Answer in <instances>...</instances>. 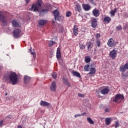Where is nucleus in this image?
I'll return each mask as SVG.
<instances>
[{
	"instance_id": "f257e3e1",
	"label": "nucleus",
	"mask_w": 128,
	"mask_h": 128,
	"mask_svg": "<svg viewBox=\"0 0 128 128\" xmlns=\"http://www.w3.org/2000/svg\"><path fill=\"white\" fill-rule=\"evenodd\" d=\"M42 4V0H37L36 3L34 4L32 6L31 10H33L34 12H39L40 16H44V14H46V12L50 10V8H46L40 10Z\"/></svg>"
},
{
	"instance_id": "f03ea898",
	"label": "nucleus",
	"mask_w": 128,
	"mask_h": 128,
	"mask_svg": "<svg viewBox=\"0 0 128 128\" xmlns=\"http://www.w3.org/2000/svg\"><path fill=\"white\" fill-rule=\"evenodd\" d=\"M9 78L12 84L14 85L18 84V75L16 72H12L10 74Z\"/></svg>"
},
{
	"instance_id": "7ed1b4c3",
	"label": "nucleus",
	"mask_w": 128,
	"mask_h": 128,
	"mask_svg": "<svg viewBox=\"0 0 128 128\" xmlns=\"http://www.w3.org/2000/svg\"><path fill=\"white\" fill-rule=\"evenodd\" d=\"M54 18L55 20H58L60 22L61 20H64V16H60V12L58 10H56L54 12H52Z\"/></svg>"
},
{
	"instance_id": "20e7f679",
	"label": "nucleus",
	"mask_w": 128,
	"mask_h": 128,
	"mask_svg": "<svg viewBox=\"0 0 128 128\" xmlns=\"http://www.w3.org/2000/svg\"><path fill=\"white\" fill-rule=\"evenodd\" d=\"M124 96L122 94H117L115 96L114 99L113 100L114 102H122V100H124Z\"/></svg>"
},
{
	"instance_id": "39448f33",
	"label": "nucleus",
	"mask_w": 128,
	"mask_h": 128,
	"mask_svg": "<svg viewBox=\"0 0 128 128\" xmlns=\"http://www.w3.org/2000/svg\"><path fill=\"white\" fill-rule=\"evenodd\" d=\"M88 71L90 72L88 74H96V64L92 63L89 65Z\"/></svg>"
},
{
	"instance_id": "423d86ee",
	"label": "nucleus",
	"mask_w": 128,
	"mask_h": 128,
	"mask_svg": "<svg viewBox=\"0 0 128 128\" xmlns=\"http://www.w3.org/2000/svg\"><path fill=\"white\" fill-rule=\"evenodd\" d=\"M20 30L19 29H16L13 32V36L15 38H20Z\"/></svg>"
},
{
	"instance_id": "0eeeda50",
	"label": "nucleus",
	"mask_w": 128,
	"mask_h": 128,
	"mask_svg": "<svg viewBox=\"0 0 128 128\" xmlns=\"http://www.w3.org/2000/svg\"><path fill=\"white\" fill-rule=\"evenodd\" d=\"M0 21L2 22V24L4 26L6 24V18H4V12L0 11Z\"/></svg>"
},
{
	"instance_id": "6e6552de",
	"label": "nucleus",
	"mask_w": 128,
	"mask_h": 128,
	"mask_svg": "<svg viewBox=\"0 0 128 128\" xmlns=\"http://www.w3.org/2000/svg\"><path fill=\"white\" fill-rule=\"evenodd\" d=\"M110 92V88L108 86H106L105 88L101 87L100 92L102 94H108V92Z\"/></svg>"
},
{
	"instance_id": "1a4fd4ad",
	"label": "nucleus",
	"mask_w": 128,
	"mask_h": 128,
	"mask_svg": "<svg viewBox=\"0 0 128 128\" xmlns=\"http://www.w3.org/2000/svg\"><path fill=\"white\" fill-rule=\"evenodd\" d=\"M107 44L110 48H114V46H116V44L114 42V39H112V38H110L108 40Z\"/></svg>"
},
{
	"instance_id": "9d476101",
	"label": "nucleus",
	"mask_w": 128,
	"mask_h": 128,
	"mask_svg": "<svg viewBox=\"0 0 128 128\" xmlns=\"http://www.w3.org/2000/svg\"><path fill=\"white\" fill-rule=\"evenodd\" d=\"M110 58H112V60H114V58H116V50H114L110 51Z\"/></svg>"
},
{
	"instance_id": "9b49d317",
	"label": "nucleus",
	"mask_w": 128,
	"mask_h": 128,
	"mask_svg": "<svg viewBox=\"0 0 128 128\" xmlns=\"http://www.w3.org/2000/svg\"><path fill=\"white\" fill-rule=\"evenodd\" d=\"M50 90L51 92H56V82L54 81L52 82L50 86Z\"/></svg>"
},
{
	"instance_id": "f8f14e48",
	"label": "nucleus",
	"mask_w": 128,
	"mask_h": 128,
	"mask_svg": "<svg viewBox=\"0 0 128 128\" xmlns=\"http://www.w3.org/2000/svg\"><path fill=\"white\" fill-rule=\"evenodd\" d=\"M112 18H110V17L106 16L103 20V22L104 24H110Z\"/></svg>"
},
{
	"instance_id": "ddd939ff",
	"label": "nucleus",
	"mask_w": 128,
	"mask_h": 128,
	"mask_svg": "<svg viewBox=\"0 0 128 128\" xmlns=\"http://www.w3.org/2000/svg\"><path fill=\"white\" fill-rule=\"evenodd\" d=\"M92 14L94 16H96V18H98V16H100V10L96 9V8H94L92 10Z\"/></svg>"
},
{
	"instance_id": "4468645a",
	"label": "nucleus",
	"mask_w": 128,
	"mask_h": 128,
	"mask_svg": "<svg viewBox=\"0 0 128 128\" xmlns=\"http://www.w3.org/2000/svg\"><path fill=\"white\" fill-rule=\"evenodd\" d=\"M40 106H50V104L44 100H41L40 102Z\"/></svg>"
},
{
	"instance_id": "2eb2a0df",
	"label": "nucleus",
	"mask_w": 128,
	"mask_h": 128,
	"mask_svg": "<svg viewBox=\"0 0 128 128\" xmlns=\"http://www.w3.org/2000/svg\"><path fill=\"white\" fill-rule=\"evenodd\" d=\"M98 20L96 18H94L92 20V26L93 28H96V27L98 26Z\"/></svg>"
},
{
	"instance_id": "dca6fc26",
	"label": "nucleus",
	"mask_w": 128,
	"mask_h": 128,
	"mask_svg": "<svg viewBox=\"0 0 128 128\" xmlns=\"http://www.w3.org/2000/svg\"><path fill=\"white\" fill-rule=\"evenodd\" d=\"M30 82V77L26 75L25 76H24V84H28Z\"/></svg>"
},
{
	"instance_id": "f3484780",
	"label": "nucleus",
	"mask_w": 128,
	"mask_h": 128,
	"mask_svg": "<svg viewBox=\"0 0 128 128\" xmlns=\"http://www.w3.org/2000/svg\"><path fill=\"white\" fill-rule=\"evenodd\" d=\"M56 56L58 60H60V58H62V55L60 53V48H57Z\"/></svg>"
},
{
	"instance_id": "a211bd4d",
	"label": "nucleus",
	"mask_w": 128,
	"mask_h": 128,
	"mask_svg": "<svg viewBox=\"0 0 128 128\" xmlns=\"http://www.w3.org/2000/svg\"><path fill=\"white\" fill-rule=\"evenodd\" d=\"M82 8L84 10L88 11L90 10V6L88 4H83Z\"/></svg>"
},
{
	"instance_id": "6ab92c4d",
	"label": "nucleus",
	"mask_w": 128,
	"mask_h": 128,
	"mask_svg": "<svg viewBox=\"0 0 128 128\" xmlns=\"http://www.w3.org/2000/svg\"><path fill=\"white\" fill-rule=\"evenodd\" d=\"M78 26H74L73 28V32L74 34V35L78 36Z\"/></svg>"
},
{
	"instance_id": "aec40b11",
	"label": "nucleus",
	"mask_w": 128,
	"mask_h": 128,
	"mask_svg": "<svg viewBox=\"0 0 128 128\" xmlns=\"http://www.w3.org/2000/svg\"><path fill=\"white\" fill-rule=\"evenodd\" d=\"M12 24L13 26H20V22L15 20L12 21Z\"/></svg>"
},
{
	"instance_id": "412c9836",
	"label": "nucleus",
	"mask_w": 128,
	"mask_h": 128,
	"mask_svg": "<svg viewBox=\"0 0 128 128\" xmlns=\"http://www.w3.org/2000/svg\"><path fill=\"white\" fill-rule=\"evenodd\" d=\"M72 74L74 76H77L78 78H81L80 74L79 72H78L72 71Z\"/></svg>"
},
{
	"instance_id": "4be33fe9",
	"label": "nucleus",
	"mask_w": 128,
	"mask_h": 128,
	"mask_svg": "<svg viewBox=\"0 0 128 128\" xmlns=\"http://www.w3.org/2000/svg\"><path fill=\"white\" fill-rule=\"evenodd\" d=\"M86 46L88 50H92V46H94V45L90 42H87Z\"/></svg>"
},
{
	"instance_id": "5701e85b",
	"label": "nucleus",
	"mask_w": 128,
	"mask_h": 128,
	"mask_svg": "<svg viewBox=\"0 0 128 128\" xmlns=\"http://www.w3.org/2000/svg\"><path fill=\"white\" fill-rule=\"evenodd\" d=\"M62 80H63L64 84L66 86H69V87L70 86V84L68 80H66V78H63Z\"/></svg>"
},
{
	"instance_id": "b1692460",
	"label": "nucleus",
	"mask_w": 128,
	"mask_h": 128,
	"mask_svg": "<svg viewBox=\"0 0 128 128\" xmlns=\"http://www.w3.org/2000/svg\"><path fill=\"white\" fill-rule=\"evenodd\" d=\"M75 10L76 12H80L82 11V7L80 6V5L78 4H76Z\"/></svg>"
},
{
	"instance_id": "393cba45",
	"label": "nucleus",
	"mask_w": 128,
	"mask_h": 128,
	"mask_svg": "<svg viewBox=\"0 0 128 128\" xmlns=\"http://www.w3.org/2000/svg\"><path fill=\"white\" fill-rule=\"evenodd\" d=\"M105 122H106V126H110V122L112 121L110 120V118H106L105 119Z\"/></svg>"
},
{
	"instance_id": "a878e982",
	"label": "nucleus",
	"mask_w": 128,
	"mask_h": 128,
	"mask_svg": "<svg viewBox=\"0 0 128 128\" xmlns=\"http://www.w3.org/2000/svg\"><path fill=\"white\" fill-rule=\"evenodd\" d=\"M38 24L40 26H44L46 24V20H39Z\"/></svg>"
},
{
	"instance_id": "bb28decb",
	"label": "nucleus",
	"mask_w": 128,
	"mask_h": 128,
	"mask_svg": "<svg viewBox=\"0 0 128 128\" xmlns=\"http://www.w3.org/2000/svg\"><path fill=\"white\" fill-rule=\"evenodd\" d=\"M126 68L124 66V65H122L120 66V72H126Z\"/></svg>"
},
{
	"instance_id": "cd10ccee",
	"label": "nucleus",
	"mask_w": 128,
	"mask_h": 128,
	"mask_svg": "<svg viewBox=\"0 0 128 128\" xmlns=\"http://www.w3.org/2000/svg\"><path fill=\"white\" fill-rule=\"evenodd\" d=\"M116 8L114 10H112L110 12L111 16H114L116 13Z\"/></svg>"
},
{
	"instance_id": "c85d7f7f",
	"label": "nucleus",
	"mask_w": 128,
	"mask_h": 128,
	"mask_svg": "<svg viewBox=\"0 0 128 128\" xmlns=\"http://www.w3.org/2000/svg\"><path fill=\"white\" fill-rule=\"evenodd\" d=\"M87 120L88 122L90 123V124H94V120H92L90 118H87Z\"/></svg>"
},
{
	"instance_id": "c756f323",
	"label": "nucleus",
	"mask_w": 128,
	"mask_h": 128,
	"mask_svg": "<svg viewBox=\"0 0 128 128\" xmlns=\"http://www.w3.org/2000/svg\"><path fill=\"white\" fill-rule=\"evenodd\" d=\"M85 62L86 64H88L90 62V56H86L85 58Z\"/></svg>"
},
{
	"instance_id": "7c9ffc66",
	"label": "nucleus",
	"mask_w": 128,
	"mask_h": 128,
	"mask_svg": "<svg viewBox=\"0 0 128 128\" xmlns=\"http://www.w3.org/2000/svg\"><path fill=\"white\" fill-rule=\"evenodd\" d=\"M88 68H90V65L87 64L84 66V70L86 72H88Z\"/></svg>"
},
{
	"instance_id": "2f4dec72",
	"label": "nucleus",
	"mask_w": 128,
	"mask_h": 128,
	"mask_svg": "<svg viewBox=\"0 0 128 128\" xmlns=\"http://www.w3.org/2000/svg\"><path fill=\"white\" fill-rule=\"evenodd\" d=\"M79 46L80 50H84V48H86V45L84 44H80Z\"/></svg>"
},
{
	"instance_id": "473e14b6",
	"label": "nucleus",
	"mask_w": 128,
	"mask_h": 128,
	"mask_svg": "<svg viewBox=\"0 0 128 128\" xmlns=\"http://www.w3.org/2000/svg\"><path fill=\"white\" fill-rule=\"evenodd\" d=\"M54 44H56V42H54V41H50L48 44H49V46H54Z\"/></svg>"
},
{
	"instance_id": "72a5a7b5",
	"label": "nucleus",
	"mask_w": 128,
	"mask_h": 128,
	"mask_svg": "<svg viewBox=\"0 0 128 128\" xmlns=\"http://www.w3.org/2000/svg\"><path fill=\"white\" fill-rule=\"evenodd\" d=\"M52 76L53 78H58V74L56 72H54L52 74Z\"/></svg>"
},
{
	"instance_id": "f704fd0d",
	"label": "nucleus",
	"mask_w": 128,
	"mask_h": 128,
	"mask_svg": "<svg viewBox=\"0 0 128 128\" xmlns=\"http://www.w3.org/2000/svg\"><path fill=\"white\" fill-rule=\"evenodd\" d=\"M116 30H122V26L118 25L116 27Z\"/></svg>"
},
{
	"instance_id": "c9c22d12",
	"label": "nucleus",
	"mask_w": 128,
	"mask_h": 128,
	"mask_svg": "<svg viewBox=\"0 0 128 128\" xmlns=\"http://www.w3.org/2000/svg\"><path fill=\"white\" fill-rule=\"evenodd\" d=\"M70 16H72V12H66V16H67L68 18Z\"/></svg>"
},
{
	"instance_id": "e433bc0d",
	"label": "nucleus",
	"mask_w": 128,
	"mask_h": 128,
	"mask_svg": "<svg viewBox=\"0 0 128 128\" xmlns=\"http://www.w3.org/2000/svg\"><path fill=\"white\" fill-rule=\"evenodd\" d=\"M118 126H120V124L118 123V122H116V124H114V127L116 128H118Z\"/></svg>"
},
{
	"instance_id": "4c0bfd02",
	"label": "nucleus",
	"mask_w": 128,
	"mask_h": 128,
	"mask_svg": "<svg viewBox=\"0 0 128 128\" xmlns=\"http://www.w3.org/2000/svg\"><path fill=\"white\" fill-rule=\"evenodd\" d=\"M96 44L98 48L100 46V40H96Z\"/></svg>"
},
{
	"instance_id": "58836bf2",
	"label": "nucleus",
	"mask_w": 128,
	"mask_h": 128,
	"mask_svg": "<svg viewBox=\"0 0 128 128\" xmlns=\"http://www.w3.org/2000/svg\"><path fill=\"white\" fill-rule=\"evenodd\" d=\"M78 96H80V98H84V94H78Z\"/></svg>"
},
{
	"instance_id": "ea45409f",
	"label": "nucleus",
	"mask_w": 128,
	"mask_h": 128,
	"mask_svg": "<svg viewBox=\"0 0 128 128\" xmlns=\"http://www.w3.org/2000/svg\"><path fill=\"white\" fill-rule=\"evenodd\" d=\"M92 4H94V6H96V3H94V0H88Z\"/></svg>"
},
{
	"instance_id": "a19ab883",
	"label": "nucleus",
	"mask_w": 128,
	"mask_h": 128,
	"mask_svg": "<svg viewBox=\"0 0 128 128\" xmlns=\"http://www.w3.org/2000/svg\"><path fill=\"white\" fill-rule=\"evenodd\" d=\"M122 76H124L125 78H126L128 76V72H126V74H122Z\"/></svg>"
},
{
	"instance_id": "79ce46f5",
	"label": "nucleus",
	"mask_w": 128,
	"mask_h": 128,
	"mask_svg": "<svg viewBox=\"0 0 128 128\" xmlns=\"http://www.w3.org/2000/svg\"><path fill=\"white\" fill-rule=\"evenodd\" d=\"M30 52L31 54H32L34 56H36V52H32V50H30Z\"/></svg>"
},
{
	"instance_id": "37998d69",
	"label": "nucleus",
	"mask_w": 128,
	"mask_h": 128,
	"mask_svg": "<svg viewBox=\"0 0 128 128\" xmlns=\"http://www.w3.org/2000/svg\"><path fill=\"white\" fill-rule=\"evenodd\" d=\"M100 38V34H96V38Z\"/></svg>"
},
{
	"instance_id": "c03bdc74",
	"label": "nucleus",
	"mask_w": 128,
	"mask_h": 128,
	"mask_svg": "<svg viewBox=\"0 0 128 128\" xmlns=\"http://www.w3.org/2000/svg\"><path fill=\"white\" fill-rule=\"evenodd\" d=\"M126 70H128V62L124 65Z\"/></svg>"
},
{
	"instance_id": "a18cd8bd",
	"label": "nucleus",
	"mask_w": 128,
	"mask_h": 128,
	"mask_svg": "<svg viewBox=\"0 0 128 128\" xmlns=\"http://www.w3.org/2000/svg\"><path fill=\"white\" fill-rule=\"evenodd\" d=\"M78 116H82V115H80V114H77L74 115V118H76Z\"/></svg>"
},
{
	"instance_id": "49530a36",
	"label": "nucleus",
	"mask_w": 128,
	"mask_h": 128,
	"mask_svg": "<svg viewBox=\"0 0 128 128\" xmlns=\"http://www.w3.org/2000/svg\"><path fill=\"white\" fill-rule=\"evenodd\" d=\"M3 124H4V121L3 120H0V126H2Z\"/></svg>"
},
{
	"instance_id": "de8ad7c7",
	"label": "nucleus",
	"mask_w": 128,
	"mask_h": 128,
	"mask_svg": "<svg viewBox=\"0 0 128 128\" xmlns=\"http://www.w3.org/2000/svg\"><path fill=\"white\" fill-rule=\"evenodd\" d=\"M85 114H86V112H84L82 114H80V116H84Z\"/></svg>"
},
{
	"instance_id": "09e8293b",
	"label": "nucleus",
	"mask_w": 128,
	"mask_h": 128,
	"mask_svg": "<svg viewBox=\"0 0 128 128\" xmlns=\"http://www.w3.org/2000/svg\"><path fill=\"white\" fill-rule=\"evenodd\" d=\"M105 112H109L108 108H105Z\"/></svg>"
},
{
	"instance_id": "8fccbe9b",
	"label": "nucleus",
	"mask_w": 128,
	"mask_h": 128,
	"mask_svg": "<svg viewBox=\"0 0 128 128\" xmlns=\"http://www.w3.org/2000/svg\"><path fill=\"white\" fill-rule=\"evenodd\" d=\"M22 128V126H20V125H19V126H17V128Z\"/></svg>"
},
{
	"instance_id": "3c124183",
	"label": "nucleus",
	"mask_w": 128,
	"mask_h": 128,
	"mask_svg": "<svg viewBox=\"0 0 128 128\" xmlns=\"http://www.w3.org/2000/svg\"><path fill=\"white\" fill-rule=\"evenodd\" d=\"M26 3L28 4L30 2V0H26Z\"/></svg>"
},
{
	"instance_id": "603ef678",
	"label": "nucleus",
	"mask_w": 128,
	"mask_h": 128,
	"mask_svg": "<svg viewBox=\"0 0 128 128\" xmlns=\"http://www.w3.org/2000/svg\"><path fill=\"white\" fill-rule=\"evenodd\" d=\"M8 118H10V115L7 116Z\"/></svg>"
},
{
	"instance_id": "864d4df0",
	"label": "nucleus",
	"mask_w": 128,
	"mask_h": 128,
	"mask_svg": "<svg viewBox=\"0 0 128 128\" xmlns=\"http://www.w3.org/2000/svg\"><path fill=\"white\" fill-rule=\"evenodd\" d=\"M5 96H8V93H6V94H5Z\"/></svg>"
}]
</instances>
